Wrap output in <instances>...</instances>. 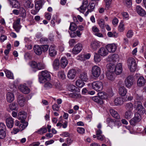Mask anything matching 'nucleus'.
<instances>
[{"label": "nucleus", "instance_id": "obj_1", "mask_svg": "<svg viewBox=\"0 0 146 146\" xmlns=\"http://www.w3.org/2000/svg\"><path fill=\"white\" fill-rule=\"evenodd\" d=\"M38 79L40 83L45 82L46 81L50 80V74L49 72L46 70L42 71L38 76Z\"/></svg>", "mask_w": 146, "mask_h": 146}, {"label": "nucleus", "instance_id": "obj_2", "mask_svg": "<svg viewBox=\"0 0 146 146\" xmlns=\"http://www.w3.org/2000/svg\"><path fill=\"white\" fill-rule=\"evenodd\" d=\"M88 86L92 87V89L97 92L101 91L103 88V83L100 81H95L88 84Z\"/></svg>", "mask_w": 146, "mask_h": 146}, {"label": "nucleus", "instance_id": "obj_3", "mask_svg": "<svg viewBox=\"0 0 146 146\" xmlns=\"http://www.w3.org/2000/svg\"><path fill=\"white\" fill-rule=\"evenodd\" d=\"M31 66L33 68L39 70L44 69L46 67L45 65L43 63H37L35 61H32L31 62Z\"/></svg>", "mask_w": 146, "mask_h": 146}, {"label": "nucleus", "instance_id": "obj_4", "mask_svg": "<svg viewBox=\"0 0 146 146\" xmlns=\"http://www.w3.org/2000/svg\"><path fill=\"white\" fill-rule=\"evenodd\" d=\"M141 119L140 114L136 113L135 114L134 117L130 120V123L131 125L135 126L137 123L140 121Z\"/></svg>", "mask_w": 146, "mask_h": 146}, {"label": "nucleus", "instance_id": "obj_5", "mask_svg": "<svg viewBox=\"0 0 146 146\" xmlns=\"http://www.w3.org/2000/svg\"><path fill=\"white\" fill-rule=\"evenodd\" d=\"M101 72L100 68L97 65H94L92 68V74L95 77H98L100 74Z\"/></svg>", "mask_w": 146, "mask_h": 146}, {"label": "nucleus", "instance_id": "obj_6", "mask_svg": "<svg viewBox=\"0 0 146 146\" xmlns=\"http://www.w3.org/2000/svg\"><path fill=\"white\" fill-rule=\"evenodd\" d=\"M83 47V44L82 43H78L74 46L72 49V52L73 53L75 54H78L82 50Z\"/></svg>", "mask_w": 146, "mask_h": 146}, {"label": "nucleus", "instance_id": "obj_7", "mask_svg": "<svg viewBox=\"0 0 146 146\" xmlns=\"http://www.w3.org/2000/svg\"><path fill=\"white\" fill-rule=\"evenodd\" d=\"M134 80L133 77L129 76L125 79V86L128 88H130L133 85Z\"/></svg>", "mask_w": 146, "mask_h": 146}, {"label": "nucleus", "instance_id": "obj_8", "mask_svg": "<svg viewBox=\"0 0 146 146\" xmlns=\"http://www.w3.org/2000/svg\"><path fill=\"white\" fill-rule=\"evenodd\" d=\"M89 5L88 0H83L82 5L77 9L81 13H84Z\"/></svg>", "mask_w": 146, "mask_h": 146}, {"label": "nucleus", "instance_id": "obj_9", "mask_svg": "<svg viewBox=\"0 0 146 146\" xmlns=\"http://www.w3.org/2000/svg\"><path fill=\"white\" fill-rule=\"evenodd\" d=\"M21 19L18 18L15 21L13 24V27L15 31L19 33V32L21 28V26L20 25Z\"/></svg>", "mask_w": 146, "mask_h": 146}, {"label": "nucleus", "instance_id": "obj_10", "mask_svg": "<svg viewBox=\"0 0 146 146\" xmlns=\"http://www.w3.org/2000/svg\"><path fill=\"white\" fill-rule=\"evenodd\" d=\"M57 51L54 45H51L49 48L48 53L50 56L54 57L57 54Z\"/></svg>", "mask_w": 146, "mask_h": 146}, {"label": "nucleus", "instance_id": "obj_11", "mask_svg": "<svg viewBox=\"0 0 146 146\" xmlns=\"http://www.w3.org/2000/svg\"><path fill=\"white\" fill-rule=\"evenodd\" d=\"M19 90L24 94H28L30 91V89L26 84H21L19 86Z\"/></svg>", "mask_w": 146, "mask_h": 146}, {"label": "nucleus", "instance_id": "obj_12", "mask_svg": "<svg viewBox=\"0 0 146 146\" xmlns=\"http://www.w3.org/2000/svg\"><path fill=\"white\" fill-rule=\"evenodd\" d=\"M100 46V42L94 40L92 41L90 43V47L93 50H96Z\"/></svg>", "mask_w": 146, "mask_h": 146}, {"label": "nucleus", "instance_id": "obj_13", "mask_svg": "<svg viewBox=\"0 0 146 146\" xmlns=\"http://www.w3.org/2000/svg\"><path fill=\"white\" fill-rule=\"evenodd\" d=\"M17 101L19 105L23 106L26 103V100L25 98L22 95H19L18 97Z\"/></svg>", "mask_w": 146, "mask_h": 146}, {"label": "nucleus", "instance_id": "obj_14", "mask_svg": "<svg viewBox=\"0 0 146 146\" xmlns=\"http://www.w3.org/2000/svg\"><path fill=\"white\" fill-rule=\"evenodd\" d=\"M106 48L108 52H114L116 49L117 46L114 44H111L107 45L106 46Z\"/></svg>", "mask_w": 146, "mask_h": 146}, {"label": "nucleus", "instance_id": "obj_15", "mask_svg": "<svg viewBox=\"0 0 146 146\" xmlns=\"http://www.w3.org/2000/svg\"><path fill=\"white\" fill-rule=\"evenodd\" d=\"M136 110L138 113L141 114L144 113L145 109L143 106L141 102H139V103L136 104Z\"/></svg>", "mask_w": 146, "mask_h": 146}, {"label": "nucleus", "instance_id": "obj_16", "mask_svg": "<svg viewBox=\"0 0 146 146\" xmlns=\"http://www.w3.org/2000/svg\"><path fill=\"white\" fill-rule=\"evenodd\" d=\"M6 125L10 128L13 127L14 125V120L11 117L7 118L6 120Z\"/></svg>", "mask_w": 146, "mask_h": 146}, {"label": "nucleus", "instance_id": "obj_17", "mask_svg": "<svg viewBox=\"0 0 146 146\" xmlns=\"http://www.w3.org/2000/svg\"><path fill=\"white\" fill-rule=\"evenodd\" d=\"M136 9L137 12L139 15L144 16L146 14L145 11L140 6H136Z\"/></svg>", "mask_w": 146, "mask_h": 146}, {"label": "nucleus", "instance_id": "obj_18", "mask_svg": "<svg viewBox=\"0 0 146 146\" xmlns=\"http://www.w3.org/2000/svg\"><path fill=\"white\" fill-rule=\"evenodd\" d=\"M98 54L101 56H105L108 54V52L106 48L101 47L98 51Z\"/></svg>", "mask_w": 146, "mask_h": 146}, {"label": "nucleus", "instance_id": "obj_19", "mask_svg": "<svg viewBox=\"0 0 146 146\" xmlns=\"http://www.w3.org/2000/svg\"><path fill=\"white\" fill-rule=\"evenodd\" d=\"M118 56L117 54H114L109 55L107 58V60L109 62H116L118 60Z\"/></svg>", "mask_w": 146, "mask_h": 146}, {"label": "nucleus", "instance_id": "obj_20", "mask_svg": "<svg viewBox=\"0 0 146 146\" xmlns=\"http://www.w3.org/2000/svg\"><path fill=\"white\" fill-rule=\"evenodd\" d=\"M76 71L74 69H71L68 71L67 77L70 79H73L76 76Z\"/></svg>", "mask_w": 146, "mask_h": 146}, {"label": "nucleus", "instance_id": "obj_21", "mask_svg": "<svg viewBox=\"0 0 146 146\" xmlns=\"http://www.w3.org/2000/svg\"><path fill=\"white\" fill-rule=\"evenodd\" d=\"M15 96L13 93L9 92L6 94V100L7 102L11 103L14 100Z\"/></svg>", "mask_w": 146, "mask_h": 146}, {"label": "nucleus", "instance_id": "obj_22", "mask_svg": "<svg viewBox=\"0 0 146 146\" xmlns=\"http://www.w3.org/2000/svg\"><path fill=\"white\" fill-rule=\"evenodd\" d=\"M27 116V113L23 111L20 112L18 114L19 119L21 120V123L25 122V119L26 118Z\"/></svg>", "mask_w": 146, "mask_h": 146}, {"label": "nucleus", "instance_id": "obj_23", "mask_svg": "<svg viewBox=\"0 0 146 146\" xmlns=\"http://www.w3.org/2000/svg\"><path fill=\"white\" fill-rule=\"evenodd\" d=\"M114 72L116 74H119L122 71V65L121 64L119 63L115 66Z\"/></svg>", "mask_w": 146, "mask_h": 146}, {"label": "nucleus", "instance_id": "obj_24", "mask_svg": "<svg viewBox=\"0 0 146 146\" xmlns=\"http://www.w3.org/2000/svg\"><path fill=\"white\" fill-rule=\"evenodd\" d=\"M33 49L34 52L37 55H40L42 53V50H41V47L40 46L37 45H35L33 47Z\"/></svg>", "mask_w": 146, "mask_h": 146}, {"label": "nucleus", "instance_id": "obj_25", "mask_svg": "<svg viewBox=\"0 0 146 146\" xmlns=\"http://www.w3.org/2000/svg\"><path fill=\"white\" fill-rule=\"evenodd\" d=\"M10 4L13 7L16 8H19L20 6L19 2L16 0H8Z\"/></svg>", "mask_w": 146, "mask_h": 146}, {"label": "nucleus", "instance_id": "obj_26", "mask_svg": "<svg viewBox=\"0 0 146 146\" xmlns=\"http://www.w3.org/2000/svg\"><path fill=\"white\" fill-rule=\"evenodd\" d=\"M43 0H38L35 2V8H37L40 10L44 4Z\"/></svg>", "mask_w": 146, "mask_h": 146}, {"label": "nucleus", "instance_id": "obj_27", "mask_svg": "<svg viewBox=\"0 0 146 146\" xmlns=\"http://www.w3.org/2000/svg\"><path fill=\"white\" fill-rule=\"evenodd\" d=\"M24 5L27 8H32L34 7V4L31 0H25Z\"/></svg>", "mask_w": 146, "mask_h": 146}, {"label": "nucleus", "instance_id": "obj_28", "mask_svg": "<svg viewBox=\"0 0 146 146\" xmlns=\"http://www.w3.org/2000/svg\"><path fill=\"white\" fill-rule=\"evenodd\" d=\"M127 90L124 86L120 87L119 89V93L122 96H125L126 94Z\"/></svg>", "mask_w": 146, "mask_h": 146}, {"label": "nucleus", "instance_id": "obj_29", "mask_svg": "<svg viewBox=\"0 0 146 146\" xmlns=\"http://www.w3.org/2000/svg\"><path fill=\"white\" fill-rule=\"evenodd\" d=\"M145 83V81L143 77L141 76L137 81V85L138 86L141 87L143 86Z\"/></svg>", "mask_w": 146, "mask_h": 146}, {"label": "nucleus", "instance_id": "obj_30", "mask_svg": "<svg viewBox=\"0 0 146 146\" xmlns=\"http://www.w3.org/2000/svg\"><path fill=\"white\" fill-rule=\"evenodd\" d=\"M68 61L65 57H62L60 60V65L62 68H64L67 65Z\"/></svg>", "mask_w": 146, "mask_h": 146}, {"label": "nucleus", "instance_id": "obj_31", "mask_svg": "<svg viewBox=\"0 0 146 146\" xmlns=\"http://www.w3.org/2000/svg\"><path fill=\"white\" fill-rule=\"evenodd\" d=\"M115 66L113 64L110 63L107 65V68L108 71V72L113 73L114 72Z\"/></svg>", "mask_w": 146, "mask_h": 146}, {"label": "nucleus", "instance_id": "obj_32", "mask_svg": "<svg viewBox=\"0 0 146 146\" xmlns=\"http://www.w3.org/2000/svg\"><path fill=\"white\" fill-rule=\"evenodd\" d=\"M95 5L94 4H92L89 5L87 8L88 10L85 13L84 15L86 16L89 14V13H91L93 11L95 8Z\"/></svg>", "mask_w": 146, "mask_h": 146}, {"label": "nucleus", "instance_id": "obj_33", "mask_svg": "<svg viewBox=\"0 0 146 146\" xmlns=\"http://www.w3.org/2000/svg\"><path fill=\"white\" fill-rule=\"evenodd\" d=\"M52 66L54 70H58L60 67L59 60L57 59H55L53 62Z\"/></svg>", "mask_w": 146, "mask_h": 146}, {"label": "nucleus", "instance_id": "obj_34", "mask_svg": "<svg viewBox=\"0 0 146 146\" xmlns=\"http://www.w3.org/2000/svg\"><path fill=\"white\" fill-rule=\"evenodd\" d=\"M4 72L5 73L6 76L10 79H13L14 76L13 73L10 71L7 70H5Z\"/></svg>", "mask_w": 146, "mask_h": 146}, {"label": "nucleus", "instance_id": "obj_35", "mask_svg": "<svg viewBox=\"0 0 146 146\" xmlns=\"http://www.w3.org/2000/svg\"><path fill=\"white\" fill-rule=\"evenodd\" d=\"M9 110H8L9 111L10 110H16L18 109L17 105L14 102L10 104L9 106Z\"/></svg>", "mask_w": 146, "mask_h": 146}, {"label": "nucleus", "instance_id": "obj_36", "mask_svg": "<svg viewBox=\"0 0 146 146\" xmlns=\"http://www.w3.org/2000/svg\"><path fill=\"white\" fill-rule=\"evenodd\" d=\"M125 108L127 111H132L133 109V105L131 102H128L126 104Z\"/></svg>", "mask_w": 146, "mask_h": 146}, {"label": "nucleus", "instance_id": "obj_37", "mask_svg": "<svg viewBox=\"0 0 146 146\" xmlns=\"http://www.w3.org/2000/svg\"><path fill=\"white\" fill-rule=\"evenodd\" d=\"M110 112L111 115L113 117L117 119H119L120 118V116L117 112L113 109H111L110 110Z\"/></svg>", "mask_w": 146, "mask_h": 146}, {"label": "nucleus", "instance_id": "obj_38", "mask_svg": "<svg viewBox=\"0 0 146 146\" xmlns=\"http://www.w3.org/2000/svg\"><path fill=\"white\" fill-rule=\"evenodd\" d=\"M106 122L109 125V126L111 127L114 126L116 123V121H114L112 119L110 118H107Z\"/></svg>", "mask_w": 146, "mask_h": 146}, {"label": "nucleus", "instance_id": "obj_39", "mask_svg": "<svg viewBox=\"0 0 146 146\" xmlns=\"http://www.w3.org/2000/svg\"><path fill=\"white\" fill-rule=\"evenodd\" d=\"M131 72H132L135 71L137 68V64L135 61L133 64L128 65Z\"/></svg>", "mask_w": 146, "mask_h": 146}, {"label": "nucleus", "instance_id": "obj_40", "mask_svg": "<svg viewBox=\"0 0 146 146\" xmlns=\"http://www.w3.org/2000/svg\"><path fill=\"white\" fill-rule=\"evenodd\" d=\"M125 29L124 24L123 22H120L118 27V31L120 32H123L124 31Z\"/></svg>", "mask_w": 146, "mask_h": 146}, {"label": "nucleus", "instance_id": "obj_41", "mask_svg": "<svg viewBox=\"0 0 146 146\" xmlns=\"http://www.w3.org/2000/svg\"><path fill=\"white\" fill-rule=\"evenodd\" d=\"M133 114V113L132 112V111H127L125 112L124 116L126 119H129L132 117Z\"/></svg>", "mask_w": 146, "mask_h": 146}, {"label": "nucleus", "instance_id": "obj_42", "mask_svg": "<svg viewBox=\"0 0 146 146\" xmlns=\"http://www.w3.org/2000/svg\"><path fill=\"white\" fill-rule=\"evenodd\" d=\"M101 60V57L100 55L96 53L95 54L94 56V62L96 63L99 62Z\"/></svg>", "mask_w": 146, "mask_h": 146}, {"label": "nucleus", "instance_id": "obj_43", "mask_svg": "<svg viewBox=\"0 0 146 146\" xmlns=\"http://www.w3.org/2000/svg\"><path fill=\"white\" fill-rule=\"evenodd\" d=\"M115 104L116 106L121 105L122 104L121 97H117L115 98L114 101Z\"/></svg>", "mask_w": 146, "mask_h": 146}, {"label": "nucleus", "instance_id": "obj_44", "mask_svg": "<svg viewBox=\"0 0 146 146\" xmlns=\"http://www.w3.org/2000/svg\"><path fill=\"white\" fill-rule=\"evenodd\" d=\"M113 74V73L107 72L106 74V76L107 78L110 80H113L115 79V77Z\"/></svg>", "mask_w": 146, "mask_h": 146}, {"label": "nucleus", "instance_id": "obj_45", "mask_svg": "<svg viewBox=\"0 0 146 146\" xmlns=\"http://www.w3.org/2000/svg\"><path fill=\"white\" fill-rule=\"evenodd\" d=\"M23 123L20 124L19 125V129L21 131L24 129L27 126L28 123L27 122H24Z\"/></svg>", "mask_w": 146, "mask_h": 146}, {"label": "nucleus", "instance_id": "obj_46", "mask_svg": "<svg viewBox=\"0 0 146 146\" xmlns=\"http://www.w3.org/2000/svg\"><path fill=\"white\" fill-rule=\"evenodd\" d=\"M80 78L82 80L85 82H86L88 80V76L86 73H83L81 74Z\"/></svg>", "mask_w": 146, "mask_h": 146}, {"label": "nucleus", "instance_id": "obj_47", "mask_svg": "<svg viewBox=\"0 0 146 146\" xmlns=\"http://www.w3.org/2000/svg\"><path fill=\"white\" fill-rule=\"evenodd\" d=\"M19 13L23 17H25L26 15V13L25 9L22 7L20 8Z\"/></svg>", "mask_w": 146, "mask_h": 146}, {"label": "nucleus", "instance_id": "obj_48", "mask_svg": "<svg viewBox=\"0 0 146 146\" xmlns=\"http://www.w3.org/2000/svg\"><path fill=\"white\" fill-rule=\"evenodd\" d=\"M92 100L98 103L101 104L102 103V100L99 96H94L92 98Z\"/></svg>", "mask_w": 146, "mask_h": 146}, {"label": "nucleus", "instance_id": "obj_49", "mask_svg": "<svg viewBox=\"0 0 146 146\" xmlns=\"http://www.w3.org/2000/svg\"><path fill=\"white\" fill-rule=\"evenodd\" d=\"M77 25L73 22L71 23L69 28V29L71 31H74L77 29Z\"/></svg>", "mask_w": 146, "mask_h": 146}, {"label": "nucleus", "instance_id": "obj_50", "mask_svg": "<svg viewBox=\"0 0 146 146\" xmlns=\"http://www.w3.org/2000/svg\"><path fill=\"white\" fill-rule=\"evenodd\" d=\"M76 83V86L80 88H82L84 85V83L82 80H77Z\"/></svg>", "mask_w": 146, "mask_h": 146}, {"label": "nucleus", "instance_id": "obj_51", "mask_svg": "<svg viewBox=\"0 0 146 146\" xmlns=\"http://www.w3.org/2000/svg\"><path fill=\"white\" fill-rule=\"evenodd\" d=\"M108 36L110 37H116L118 36L117 34L115 32L112 33L111 32H109L107 34Z\"/></svg>", "mask_w": 146, "mask_h": 146}, {"label": "nucleus", "instance_id": "obj_52", "mask_svg": "<svg viewBox=\"0 0 146 146\" xmlns=\"http://www.w3.org/2000/svg\"><path fill=\"white\" fill-rule=\"evenodd\" d=\"M58 76L60 78L64 79L65 78V75L64 71H60L58 73Z\"/></svg>", "mask_w": 146, "mask_h": 146}, {"label": "nucleus", "instance_id": "obj_53", "mask_svg": "<svg viewBox=\"0 0 146 146\" xmlns=\"http://www.w3.org/2000/svg\"><path fill=\"white\" fill-rule=\"evenodd\" d=\"M136 61L132 57L129 58L127 60V65L133 64Z\"/></svg>", "mask_w": 146, "mask_h": 146}, {"label": "nucleus", "instance_id": "obj_54", "mask_svg": "<svg viewBox=\"0 0 146 146\" xmlns=\"http://www.w3.org/2000/svg\"><path fill=\"white\" fill-rule=\"evenodd\" d=\"M47 129L46 127H42L38 130L36 132L40 134H42L47 132Z\"/></svg>", "mask_w": 146, "mask_h": 146}, {"label": "nucleus", "instance_id": "obj_55", "mask_svg": "<svg viewBox=\"0 0 146 146\" xmlns=\"http://www.w3.org/2000/svg\"><path fill=\"white\" fill-rule=\"evenodd\" d=\"M136 100H135V103L137 102V104L139 103V102H141L143 99V97L142 96H139L138 94L136 95Z\"/></svg>", "mask_w": 146, "mask_h": 146}, {"label": "nucleus", "instance_id": "obj_56", "mask_svg": "<svg viewBox=\"0 0 146 146\" xmlns=\"http://www.w3.org/2000/svg\"><path fill=\"white\" fill-rule=\"evenodd\" d=\"M6 130L0 129V139H3L5 137Z\"/></svg>", "mask_w": 146, "mask_h": 146}, {"label": "nucleus", "instance_id": "obj_57", "mask_svg": "<svg viewBox=\"0 0 146 146\" xmlns=\"http://www.w3.org/2000/svg\"><path fill=\"white\" fill-rule=\"evenodd\" d=\"M112 0H106V6L105 9L108 10L110 7L111 4Z\"/></svg>", "mask_w": 146, "mask_h": 146}, {"label": "nucleus", "instance_id": "obj_58", "mask_svg": "<svg viewBox=\"0 0 146 146\" xmlns=\"http://www.w3.org/2000/svg\"><path fill=\"white\" fill-rule=\"evenodd\" d=\"M77 131L80 134H83L85 133V130L83 128L78 127L77 128Z\"/></svg>", "mask_w": 146, "mask_h": 146}, {"label": "nucleus", "instance_id": "obj_59", "mask_svg": "<svg viewBox=\"0 0 146 146\" xmlns=\"http://www.w3.org/2000/svg\"><path fill=\"white\" fill-rule=\"evenodd\" d=\"M76 87L74 85H70L69 88V90L72 92H76Z\"/></svg>", "mask_w": 146, "mask_h": 146}, {"label": "nucleus", "instance_id": "obj_60", "mask_svg": "<svg viewBox=\"0 0 146 146\" xmlns=\"http://www.w3.org/2000/svg\"><path fill=\"white\" fill-rule=\"evenodd\" d=\"M99 25L102 29L104 28V20L102 19H100L98 22Z\"/></svg>", "mask_w": 146, "mask_h": 146}, {"label": "nucleus", "instance_id": "obj_61", "mask_svg": "<svg viewBox=\"0 0 146 146\" xmlns=\"http://www.w3.org/2000/svg\"><path fill=\"white\" fill-rule=\"evenodd\" d=\"M53 19L58 24L60 23L61 21V19L58 18L55 15H53Z\"/></svg>", "mask_w": 146, "mask_h": 146}, {"label": "nucleus", "instance_id": "obj_62", "mask_svg": "<svg viewBox=\"0 0 146 146\" xmlns=\"http://www.w3.org/2000/svg\"><path fill=\"white\" fill-rule=\"evenodd\" d=\"M40 47H41V50L43 52L47 51L49 48V46L48 45L40 46Z\"/></svg>", "mask_w": 146, "mask_h": 146}, {"label": "nucleus", "instance_id": "obj_63", "mask_svg": "<svg viewBox=\"0 0 146 146\" xmlns=\"http://www.w3.org/2000/svg\"><path fill=\"white\" fill-rule=\"evenodd\" d=\"M45 84L44 85V87L46 88H51L52 87V85L48 81L47 82L46 81L45 82Z\"/></svg>", "mask_w": 146, "mask_h": 146}, {"label": "nucleus", "instance_id": "obj_64", "mask_svg": "<svg viewBox=\"0 0 146 146\" xmlns=\"http://www.w3.org/2000/svg\"><path fill=\"white\" fill-rule=\"evenodd\" d=\"M123 19L126 20H127L129 19V15L126 12H123L121 13Z\"/></svg>", "mask_w": 146, "mask_h": 146}]
</instances>
